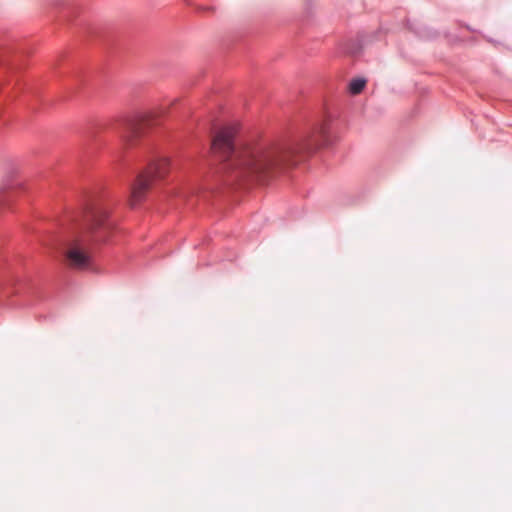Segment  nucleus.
<instances>
[{
	"mask_svg": "<svg viewBox=\"0 0 512 512\" xmlns=\"http://www.w3.org/2000/svg\"><path fill=\"white\" fill-rule=\"evenodd\" d=\"M330 142L328 123L323 122L293 143L236 148L234 130L226 127L214 137L211 150L235 177L263 182Z\"/></svg>",
	"mask_w": 512,
	"mask_h": 512,
	"instance_id": "nucleus-1",
	"label": "nucleus"
},
{
	"mask_svg": "<svg viewBox=\"0 0 512 512\" xmlns=\"http://www.w3.org/2000/svg\"><path fill=\"white\" fill-rule=\"evenodd\" d=\"M111 208L102 201L90 202L85 210V231L79 238L66 241L61 245L64 256H93L103 253L116 230V223L110 217Z\"/></svg>",
	"mask_w": 512,
	"mask_h": 512,
	"instance_id": "nucleus-2",
	"label": "nucleus"
},
{
	"mask_svg": "<svg viewBox=\"0 0 512 512\" xmlns=\"http://www.w3.org/2000/svg\"><path fill=\"white\" fill-rule=\"evenodd\" d=\"M170 171V162L166 157L153 160L145 171L140 173L131 187L129 204L135 207L142 202L156 180L163 179Z\"/></svg>",
	"mask_w": 512,
	"mask_h": 512,
	"instance_id": "nucleus-3",
	"label": "nucleus"
},
{
	"mask_svg": "<svg viewBox=\"0 0 512 512\" xmlns=\"http://www.w3.org/2000/svg\"><path fill=\"white\" fill-rule=\"evenodd\" d=\"M162 112V110L151 111L135 119L122 121L123 127L119 131L121 137L127 143L132 142L133 139L141 136L147 128L151 127Z\"/></svg>",
	"mask_w": 512,
	"mask_h": 512,
	"instance_id": "nucleus-4",
	"label": "nucleus"
},
{
	"mask_svg": "<svg viewBox=\"0 0 512 512\" xmlns=\"http://www.w3.org/2000/svg\"><path fill=\"white\" fill-rule=\"evenodd\" d=\"M64 265L67 268L81 272L100 273V265L96 263V258H63Z\"/></svg>",
	"mask_w": 512,
	"mask_h": 512,
	"instance_id": "nucleus-5",
	"label": "nucleus"
},
{
	"mask_svg": "<svg viewBox=\"0 0 512 512\" xmlns=\"http://www.w3.org/2000/svg\"><path fill=\"white\" fill-rule=\"evenodd\" d=\"M366 85V80L357 78L350 82L349 89L352 94H359L362 92Z\"/></svg>",
	"mask_w": 512,
	"mask_h": 512,
	"instance_id": "nucleus-6",
	"label": "nucleus"
}]
</instances>
